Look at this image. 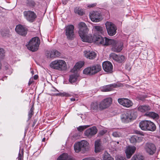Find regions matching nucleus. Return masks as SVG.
Returning <instances> with one entry per match:
<instances>
[{
	"label": "nucleus",
	"instance_id": "obj_1",
	"mask_svg": "<svg viewBox=\"0 0 160 160\" xmlns=\"http://www.w3.org/2000/svg\"><path fill=\"white\" fill-rule=\"evenodd\" d=\"M79 31L78 33L82 41L84 42H94L98 44H101L99 41L98 38L103 39L106 38H102L101 35L104 34L102 28L100 26H95L94 27L95 33L93 37L87 35L88 29L84 22H81L78 24Z\"/></svg>",
	"mask_w": 160,
	"mask_h": 160
},
{
	"label": "nucleus",
	"instance_id": "obj_2",
	"mask_svg": "<svg viewBox=\"0 0 160 160\" xmlns=\"http://www.w3.org/2000/svg\"><path fill=\"white\" fill-rule=\"evenodd\" d=\"M99 42L103 45L108 46L111 45L112 46V49L113 51L118 52L122 49L123 44L120 42L117 41L107 38H98Z\"/></svg>",
	"mask_w": 160,
	"mask_h": 160
},
{
	"label": "nucleus",
	"instance_id": "obj_3",
	"mask_svg": "<svg viewBox=\"0 0 160 160\" xmlns=\"http://www.w3.org/2000/svg\"><path fill=\"white\" fill-rule=\"evenodd\" d=\"M50 66L52 68L59 71L65 70L67 68L66 62L61 60H57L52 62Z\"/></svg>",
	"mask_w": 160,
	"mask_h": 160
},
{
	"label": "nucleus",
	"instance_id": "obj_4",
	"mask_svg": "<svg viewBox=\"0 0 160 160\" xmlns=\"http://www.w3.org/2000/svg\"><path fill=\"white\" fill-rule=\"evenodd\" d=\"M40 43V39L38 37H35L31 40L27 47L29 50L34 52L37 51Z\"/></svg>",
	"mask_w": 160,
	"mask_h": 160
},
{
	"label": "nucleus",
	"instance_id": "obj_5",
	"mask_svg": "<svg viewBox=\"0 0 160 160\" xmlns=\"http://www.w3.org/2000/svg\"><path fill=\"white\" fill-rule=\"evenodd\" d=\"M101 70V66L97 64L85 68L83 71V73L89 75H94Z\"/></svg>",
	"mask_w": 160,
	"mask_h": 160
},
{
	"label": "nucleus",
	"instance_id": "obj_6",
	"mask_svg": "<svg viewBox=\"0 0 160 160\" xmlns=\"http://www.w3.org/2000/svg\"><path fill=\"white\" fill-rule=\"evenodd\" d=\"M88 142L84 140L74 145V149L76 152H78L80 151L84 152L86 151L88 147Z\"/></svg>",
	"mask_w": 160,
	"mask_h": 160
},
{
	"label": "nucleus",
	"instance_id": "obj_7",
	"mask_svg": "<svg viewBox=\"0 0 160 160\" xmlns=\"http://www.w3.org/2000/svg\"><path fill=\"white\" fill-rule=\"evenodd\" d=\"M136 117L135 115H134L133 113L129 111L122 114L121 116V119L122 122L127 123L135 119Z\"/></svg>",
	"mask_w": 160,
	"mask_h": 160
},
{
	"label": "nucleus",
	"instance_id": "obj_8",
	"mask_svg": "<svg viewBox=\"0 0 160 160\" xmlns=\"http://www.w3.org/2000/svg\"><path fill=\"white\" fill-rule=\"evenodd\" d=\"M108 34L113 36L116 33L117 28L116 25L112 22H107L105 24Z\"/></svg>",
	"mask_w": 160,
	"mask_h": 160
},
{
	"label": "nucleus",
	"instance_id": "obj_9",
	"mask_svg": "<svg viewBox=\"0 0 160 160\" xmlns=\"http://www.w3.org/2000/svg\"><path fill=\"white\" fill-rule=\"evenodd\" d=\"M112 99L108 97L103 99L99 103V109L102 110L109 107L112 102Z\"/></svg>",
	"mask_w": 160,
	"mask_h": 160
},
{
	"label": "nucleus",
	"instance_id": "obj_10",
	"mask_svg": "<svg viewBox=\"0 0 160 160\" xmlns=\"http://www.w3.org/2000/svg\"><path fill=\"white\" fill-rule=\"evenodd\" d=\"M23 14L25 18L28 22H33L37 18L36 13L31 10L25 11L23 12Z\"/></svg>",
	"mask_w": 160,
	"mask_h": 160
},
{
	"label": "nucleus",
	"instance_id": "obj_11",
	"mask_svg": "<svg viewBox=\"0 0 160 160\" xmlns=\"http://www.w3.org/2000/svg\"><path fill=\"white\" fill-rule=\"evenodd\" d=\"M144 148L146 152L151 155H153L156 151L155 145L152 143H147L145 145Z\"/></svg>",
	"mask_w": 160,
	"mask_h": 160
},
{
	"label": "nucleus",
	"instance_id": "obj_12",
	"mask_svg": "<svg viewBox=\"0 0 160 160\" xmlns=\"http://www.w3.org/2000/svg\"><path fill=\"white\" fill-rule=\"evenodd\" d=\"M90 18L93 22H98L101 20V13L98 12L92 11L90 13Z\"/></svg>",
	"mask_w": 160,
	"mask_h": 160
},
{
	"label": "nucleus",
	"instance_id": "obj_13",
	"mask_svg": "<svg viewBox=\"0 0 160 160\" xmlns=\"http://www.w3.org/2000/svg\"><path fill=\"white\" fill-rule=\"evenodd\" d=\"M109 56L111 58L118 63H122L125 62L126 59L125 56L123 55H117L114 53L110 54Z\"/></svg>",
	"mask_w": 160,
	"mask_h": 160
},
{
	"label": "nucleus",
	"instance_id": "obj_14",
	"mask_svg": "<svg viewBox=\"0 0 160 160\" xmlns=\"http://www.w3.org/2000/svg\"><path fill=\"white\" fill-rule=\"evenodd\" d=\"M74 27L72 25H70L67 26L66 28V35L67 38L70 39H72L74 36L73 30Z\"/></svg>",
	"mask_w": 160,
	"mask_h": 160
},
{
	"label": "nucleus",
	"instance_id": "obj_15",
	"mask_svg": "<svg viewBox=\"0 0 160 160\" xmlns=\"http://www.w3.org/2000/svg\"><path fill=\"white\" fill-rule=\"evenodd\" d=\"M118 101L120 104L127 108H130L133 104L131 101L127 98H119Z\"/></svg>",
	"mask_w": 160,
	"mask_h": 160
},
{
	"label": "nucleus",
	"instance_id": "obj_16",
	"mask_svg": "<svg viewBox=\"0 0 160 160\" xmlns=\"http://www.w3.org/2000/svg\"><path fill=\"white\" fill-rule=\"evenodd\" d=\"M15 30L18 34L22 36H25L27 33V29L20 24L17 25Z\"/></svg>",
	"mask_w": 160,
	"mask_h": 160
},
{
	"label": "nucleus",
	"instance_id": "obj_17",
	"mask_svg": "<svg viewBox=\"0 0 160 160\" xmlns=\"http://www.w3.org/2000/svg\"><path fill=\"white\" fill-rule=\"evenodd\" d=\"M102 66L104 71L108 73H111L112 72L113 66L110 62H104L102 64Z\"/></svg>",
	"mask_w": 160,
	"mask_h": 160
},
{
	"label": "nucleus",
	"instance_id": "obj_18",
	"mask_svg": "<svg viewBox=\"0 0 160 160\" xmlns=\"http://www.w3.org/2000/svg\"><path fill=\"white\" fill-rule=\"evenodd\" d=\"M97 131L96 127L94 126L87 129L85 132L84 134L85 136L90 138L96 134Z\"/></svg>",
	"mask_w": 160,
	"mask_h": 160
},
{
	"label": "nucleus",
	"instance_id": "obj_19",
	"mask_svg": "<svg viewBox=\"0 0 160 160\" xmlns=\"http://www.w3.org/2000/svg\"><path fill=\"white\" fill-rule=\"evenodd\" d=\"M46 54L48 58H55L60 56V53L57 50H53L47 51Z\"/></svg>",
	"mask_w": 160,
	"mask_h": 160
},
{
	"label": "nucleus",
	"instance_id": "obj_20",
	"mask_svg": "<svg viewBox=\"0 0 160 160\" xmlns=\"http://www.w3.org/2000/svg\"><path fill=\"white\" fill-rule=\"evenodd\" d=\"M136 149L134 146H128L125 151L126 157L128 158H130L133 154Z\"/></svg>",
	"mask_w": 160,
	"mask_h": 160
},
{
	"label": "nucleus",
	"instance_id": "obj_21",
	"mask_svg": "<svg viewBox=\"0 0 160 160\" xmlns=\"http://www.w3.org/2000/svg\"><path fill=\"white\" fill-rule=\"evenodd\" d=\"M85 56L90 59H93L96 56V53L94 52L85 51L84 52Z\"/></svg>",
	"mask_w": 160,
	"mask_h": 160
},
{
	"label": "nucleus",
	"instance_id": "obj_22",
	"mask_svg": "<svg viewBox=\"0 0 160 160\" xmlns=\"http://www.w3.org/2000/svg\"><path fill=\"white\" fill-rule=\"evenodd\" d=\"M149 121L144 120L140 122L139 123V126L142 130L147 131Z\"/></svg>",
	"mask_w": 160,
	"mask_h": 160
},
{
	"label": "nucleus",
	"instance_id": "obj_23",
	"mask_svg": "<svg viewBox=\"0 0 160 160\" xmlns=\"http://www.w3.org/2000/svg\"><path fill=\"white\" fill-rule=\"evenodd\" d=\"M100 142L99 140H97L95 142V152H100L102 149Z\"/></svg>",
	"mask_w": 160,
	"mask_h": 160
},
{
	"label": "nucleus",
	"instance_id": "obj_24",
	"mask_svg": "<svg viewBox=\"0 0 160 160\" xmlns=\"http://www.w3.org/2000/svg\"><path fill=\"white\" fill-rule=\"evenodd\" d=\"M142 139V137H139L138 136L134 135L131 137L130 140L131 143H134L141 142Z\"/></svg>",
	"mask_w": 160,
	"mask_h": 160
},
{
	"label": "nucleus",
	"instance_id": "obj_25",
	"mask_svg": "<svg viewBox=\"0 0 160 160\" xmlns=\"http://www.w3.org/2000/svg\"><path fill=\"white\" fill-rule=\"evenodd\" d=\"M57 160H72L70 157H69L68 154L63 153L60 156Z\"/></svg>",
	"mask_w": 160,
	"mask_h": 160
},
{
	"label": "nucleus",
	"instance_id": "obj_26",
	"mask_svg": "<svg viewBox=\"0 0 160 160\" xmlns=\"http://www.w3.org/2000/svg\"><path fill=\"white\" fill-rule=\"evenodd\" d=\"M150 109V107L149 106L147 105H141L139 106L138 108V111L142 112H145L149 110Z\"/></svg>",
	"mask_w": 160,
	"mask_h": 160
},
{
	"label": "nucleus",
	"instance_id": "obj_27",
	"mask_svg": "<svg viewBox=\"0 0 160 160\" xmlns=\"http://www.w3.org/2000/svg\"><path fill=\"white\" fill-rule=\"evenodd\" d=\"M156 129V127L154 124L152 122L149 121L147 131H154Z\"/></svg>",
	"mask_w": 160,
	"mask_h": 160
},
{
	"label": "nucleus",
	"instance_id": "obj_28",
	"mask_svg": "<svg viewBox=\"0 0 160 160\" xmlns=\"http://www.w3.org/2000/svg\"><path fill=\"white\" fill-rule=\"evenodd\" d=\"M113 85L110 84L103 86L101 88V91L102 92H108L112 90Z\"/></svg>",
	"mask_w": 160,
	"mask_h": 160
},
{
	"label": "nucleus",
	"instance_id": "obj_29",
	"mask_svg": "<svg viewBox=\"0 0 160 160\" xmlns=\"http://www.w3.org/2000/svg\"><path fill=\"white\" fill-rule=\"evenodd\" d=\"M78 75L76 74H73L69 76V81L71 83L74 82L77 80Z\"/></svg>",
	"mask_w": 160,
	"mask_h": 160
},
{
	"label": "nucleus",
	"instance_id": "obj_30",
	"mask_svg": "<svg viewBox=\"0 0 160 160\" xmlns=\"http://www.w3.org/2000/svg\"><path fill=\"white\" fill-rule=\"evenodd\" d=\"M145 115L153 118L158 119L159 118V115L153 112H147L145 113Z\"/></svg>",
	"mask_w": 160,
	"mask_h": 160
},
{
	"label": "nucleus",
	"instance_id": "obj_31",
	"mask_svg": "<svg viewBox=\"0 0 160 160\" xmlns=\"http://www.w3.org/2000/svg\"><path fill=\"white\" fill-rule=\"evenodd\" d=\"M84 63L83 61H80L77 62L74 66L73 69L74 71H76L81 68L84 65Z\"/></svg>",
	"mask_w": 160,
	"mask_h": 160
},
{
	"label": "nucleus",
	"instance_id": "obj_32",
	"mask_svg": "<svg viewBox=\"0 0 160 160\" xmlns=\"http://www.w3.org/2000/svg\"><path fill=\"white\" fill-rule=\"evenodd\" d=\"M102 160H113V158L108 153L105 152L103 155Z\"/></svg>",
	"mask_w": 160,
	"mask_h": 160
},
{
	"label": "nucleus",
	"instance_id": "obj_33",
	"mask_svg": "<svg viewBox=\"0 0 160 160\" xmlns=\"http://www.w3.org/2000/svg\"><path fill=\"white\" fill-rule=\"evenodd\" d=\"M26 4L27 6L32 8L35 7L36 5V3L32 0H27Z\"/></svg>",
	"mask_w": 160,
	"mask_h": 160
},
{
	"label": "nucleus",
	"instance_id": "obj_34",
	"mask_svg": "<svg viewBox=\"0 0 160 160\" xmlns=\"http://www.w3.org/2000/svg\"><path fill=\"white\" fill-rule=\"evenodd\" d=\"M9 32V31L8 29H3L1 30V34L3 37L8 36Z\"/></svg>",
	"mask_w": 160,
	"mask_h": 160
},
{
	"label": "nucleus",
	"instance_id": "obj_35",
	"mask_svg": "<svg viewBox=\"0 0 160 160\" xmlns=\"http://www.w3.org/2000/svg\"><path fill=\"white\" fill-rule=\"evenodd\" d=\"M74 12L76 14L81 16L83 15L84 13L82 9L78 7H76L75 8Z\"/></svg>",
	"mask_w": 160,
	"mask_h": 160
},
{
	"label": "nucleus",
	"instance_id": "obj_36",
	"mask_svg": "<svg viewBox=\"0 0 160 160\" xmlns=\"http://www.w3.org/2000/svg\"><path fill=\"white\" fill-rule=\"evenodd\" d=\"M91 108L92 109L96 110L99 108V103L97 102H92L91 105Z\"/></svg>",
	"mask_w": 160,
	"mask_h": 160
},
{
	"label": "nucleus",
	"instance_id": "obj_37",
	"mask_svg": "<svg viewBox=\"0 0 160 160\" xmlns=\"http://www.w3.org/2000/svg\"><path fill=\"white\" fill-rule=\"evenodd\" d=\"M54 95L55 96H65L66 97H69L70 95L69 94L65 92H59L58 93H55L54 94Z\"/></svg>",
	"mask_w": 160,
	"mask_h": 160
},
{
	"label": "nucleus",
	"instance_id": "obj_38",
	"mask_svg": "<svg viewBox=\"0 0 160 160\" xmlns=\"http://www.w3.org/2000/svg\"><path fill=\"white\" fill-rule=\"evenodd\" d=\"M132 160H144V158L142 155H134L132 158Z\"/></svg>",
	"mask_w": 160,
	"mask_h": 160
},
{
	"label": "nucleus",
	"instance_id": "obj_39",
	"mask_svg": "<svg viewBox=\"0 0 160 160\" xmlns=\"http://www.w3.org/2000/svg\"><path fill=\"white\" fill-rule=\"evenodd\" d=\"M90 127V125H84L79 126L77 128L78 130L80 132L83 131L85 129Z\"/></svg>",
	"mask_w": 160,
	"mask_h": 160
},
{
	"label": "nucleus",
	"instance_id": "obj_40",
	"mask_svg": "<svg viewBox=\"0 0 160 160\" xmlns=\"http://www.w3.org/2000/svg\"><path fill=\"white\" fill-rule=\"evenodd\" d=\"M17 158L18 160H23V152L22 149L21 152H19Z\"/></svg>",
	"mask_w": 160,
	"mask_h": 160
},
{
	"label": "nucleus",
	"instance_id": "obj_41",
	"mask_svg": "<svg viewBox=\"0 0 160 160\" xmlns=\"http://www.w3.org/2000/svg\"><path fill=\"white\" fill-rule=\"evenodd\" d=\"M112 135L115 137H119L121 136V134L119 132L115 131L112 133Z\"/></svg>",
	"mask_w": 160,
	"mask_h": 160
},
{
	"label": "nucleus",
	"instance_id": "obj_42",
	"mask_svg": "<svg viewBox=\"0 0 160 160\" xmlns=\"http://www.w3.org/2000/svg\"><path fill=\"white\" fill-rule=\"evenodd\" d=\"M115 160H126V158L120 155H117L115 157Z\"/></svg>",
	"mask_w": 160,
	"mask_h": 160
},
{
	"label": "nucleus",
	"instance_id": "obj_43",
	"mask_svg": "<svg viewBox=\"0 0 160 160\" xmlns=\"http://www.w3.org/2000/svg\"><path fill=\"white\" fill-rule=\"evenodd\" d=\"M33 114V112L32 111H29L28 114V119H30Z\"/></svg>",
	"mask_w": 160,
	"mask_h": 160
},
{
	"label": "nucleus",
	"instance_id": "obj_44",
	"mask_svg": "<svg viewBox=\"0 0 160 160\" xmlns=\"http://www.w3.org/2000/svg\"><path fill=\"white\" fill-rule=\"evenodd\" d=\"M4 65L5 68L6 70H7L9 68L10 66L8 64H5Z\"/></svg>",
	"mask_w": 160,
	"mask_h": 160
},
{
	"label": "nucleus",
	"instance_id": "obj_45",
	"mask_svg": "<svg viewBox=\"0 0 160 160\" xmlns=\"http://www.w3.org/2000/svg\"><path fill=\"white\" fill-rule=\"evenodd\" d=\"M4 53V50L2 48H0V55L2 56Z\"/></svg>",
	"mask_w": 160,
	"mask_h": 160
},
{
	"label": "nucleus",
	"instance_id": "obj_46",
	"mask_svg": "<svg viewBox=\"0 0 160 160\" xmlns=\"http://www.w3.org/2000/svg\"><path fill=\"white\" fill-rule=\"evenodd\" d=\"M136 132V133L137 134H140L142 136H144L143 133L142 132H141L140 131H137Z\"/></svg>",
	"mask_w": 160,
	"mask_h": 160
},
{
	"label": "nucleus",
	"instance_id": "obj_47",
	"mask_svg": "<svg viewBox=\"0 0 160 160\" xmlns=\"http://www.w3.org/2000/svg\"><path fill=\"white\" fill-rule=\"evenodd\" d=\"M96 5V3H93V4H90V5H89L88 7H94Z\"/></svg>",
	"mask_w": 160,
	"mask_h": 160
},
{
	"label": "nucleus",
	"instance_id": "obj_48",
	"mask_svg": "<svg viewBox=\"0 0 160 160\" xmlns=\"http://www.w3.org/2000/svg\"><path fill=\"white\" fill-rule=\"evenodd\" d=\"M52 91L54 92H55L56 91H58V92H59L58 90H57L56 88H54V87H53V89L52 90Z\"/></svg>",
	"mask_w": 160,
	"mask_h": 160
},
{
	"label": "nucleus",
	"instance_id": "obj_49",
	"mask_svg": "<svg viewBox=\"0 0 160 160\" xmlns=\"http://www.w3.org/2000/svg\"><path fill=\"white\" fill-rule=\"evenodd\" d=\"M38 78V75H35L34 76V78L35 80L37 79Z\"/></svg>",
	"mask_w": 160,
	"mask_h": 160
},
{
	"label": "nucleus",
	"instance_id": "obj_50",
	"mask_svg": "<svg viewBox=\"0 0 160 160\" xmlns=\"http://www.w3.org/2000/svg\"><path fill=\"white\" fill-rule=\"evenodd\" d=\"M71 100L72 101H74L75 100V99L74 98H71Z\"/></svg>",
	"mask_w": 160,
	"mask_h": 160
},
{
	"label": "nucleus",
	"instance_id": "obj_51",
	"mask_svg": "<svg viewBox=\"0 0 160 160\" xmlns=\"http://www.w3.org/2000/svg\"><path fill=\"white\" fill-rule=\"evenodd\" d=\"M32 82L29 81L28 82V83L29 85H30V84H32Z\"/></svg>",
	"mask_w": 160,
	"mask_h": 160
},
{
	"label": "nucleus",
	"instance_id": "obj_52",
	"mask_svg": "<svg viewBox=\"0 0 160 160\" xmlns=\"http://www.w3.org/2000/svg\"><path fill=\"white\" fill-rule=\"evenodd\" d=\"M29 111H32V112H33V108L32 107L31 108V109H30V110Z\"/></svg>",
	"mask_w": 160,
	"mask_h": 160
},
{
	"label": "nucleus",
	"instance_id": "obj_53",
	"mask_svg": "<svg viewBox=\"0 0 160 160\" xmlns=\"http://www.w3.org/2000/svg\"><path fill=\"white\" fill-rule=\"evenodd\" d=\"M100 133H102V134H104L105 133V132H104V131H102L100 132Z\"/></svg>",
	"mask_w": 160,
	"mask_h": 160
},
{
	"label": "nucleus",
	"instance_id": "obj_54",
	"mask_svg": "<svg viewBox=\"0 0 160 160\" xmlns=\"http://www.w3.org/2000/svg\"><path fill=\"white\" fill-rule=\"evenodd\" d=\"M45 140V138H43L42 139V142H44Z\"/></svg>",
	"mask_w": 160,
	"mask_h": 160
},
{
	"label": "nucleus",
	"instance_id": "obj_55",
	"mask_svg": "<svg viewBox=\"0 0 160 160\" xmlns=\"http://www.w3.org/2000/svg\"><path fill=\"white\" fill-rule=\"evenodd\" d=\"M31 73H32V74H34L33 71H31Z\"/></svg>",
	"mask_w": 160,
	"mask_h": 160
},
{
	"label": "nucleus",
	"instance_id": "obj_56",
	"mask_svg": "<svg viewBox=\"0 0 160 160\" xmlns=\"http://www.w3.org/2000/svg\"><path fill=\"white\" fill-rule=\"evenodd\" d=\"M140 99L141 100H142V99Z\"/></svg>",
	"mask_w": 160,
	"mask_h": 160
}]
</instances>
